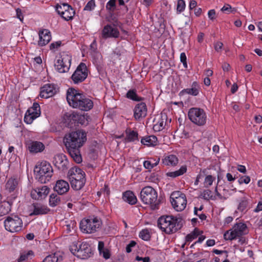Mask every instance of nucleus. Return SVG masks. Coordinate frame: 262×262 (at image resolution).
<instances>
[{
    "mask_svg": "<svg viewBox=\"0 0 262 262\" xmlns=\"http://www.w3.org/2000/svg\"><path fill=\"white\" fill-rule=\"evenodd\" d=\"M86 140V133L81 129L66 134L63 138V143L68 153L77 163H80L82 161L80 148Z\"/></svg>",
    "mask_w": 262,
    "mask_h": 262,
    "instance_id": "1",
    "label": "nucleus"
},
{
    "mask_svg": "<svg viewBox=\"0 0 262 262\" xmlns=\"http://www.w3.org/2000/svg\"><path fill=\"white\" fill-rule=\"evenodd\" d=\"M67 100L70 106L83 111L91 110L94 105L90 98L73 88H70L67 91Z\"/></svg>",
    "mask_w": 262,
    "mask_h": 262,
    "instance_id": "2",
    "label": "nucleus"
},
{
    "mask_svg": "<svg viewBox=\"0 0 262 262\" xmlns=\"http://www.w3.org/2000/svg\"><path fill=\"white\" fill-rule=\"evenodd\" d=\"M182 226L181 219L172 215H163L158 220V227L166 234L175 233Z\"/></svg>",
    "mask_w": 262,
    "mask_h": 262,
    "instance_id": "3",
    "label": "nucleus"
},
{
    "mask_svg": "<svg viewBox=\"0 0 262 262\" xmlns=\"http://www.w3.org/2000/svg\"><path fill=\"white\" fill-rule=\"evenodd\" d=\"M248 233L247 225L244 223H237L232 228L226 231L224 234V239L226 241H232L239 239V243L242 244L245 239L242 237Z\"/></svg>",
    "mask_w": 262,
    "mask_h": 262,
    "instance_id": "4",
    "label": "nucleus"
},
{
    "mask_svg": "<svg viewBox=\"0 0 262 262\" xmlns=\"http://www.w3.org/2000/svg\"><path fill=\"white\" fill-rule=\"evenodd\" d=\"M36 179L41 183L50 181L53 176V169L50 164L47 161H42L34 168Z\"/></svg>",
    "mask_w": 262,
    "mask_h": 262,
    "instance_id": "5",
    "label": "nucleus"
},
{
    "mask_svg": "<svg viewBox=\"0 0 262 262\" xmlns=\"http://www.w3.org/2000/svg\"><path fill=\"white\" fill-rule=\"evenodd\" d=\"M68 177L72 188L76 190L81 189L86 182L85 172L76 167H72L69 170Z\"/></svg>",
    "mask_w": 262,
    "mask_h": 262,
    "instance_id": "6",
    "label": "nucleus"
},
{
    "mask_svg": "<svg viewBox=\"0 0 262 262\" xmlns=\"http://www.w3.org/2000/svg\"><path fill=\"white\" fill-rule=\"evenodd\" d=\"M102 222L97 216H90L82 220L80 223V228L83 233H93L101 226Z\"/></svg>",
    "mask_w": 262,
    "mask_h": 262,
    "instance_id": "7",
    "label": "nucleus"
},
{
    "mask_svg": "<svg viewBox=\"0 0 262 262\" xmlns=\"http://www.w3.org/2000/svg\"><path fill=\"white\" fill-rule=\"evenodd\" d=\"M188 117L192 123L198 126L205 125L207 120V115L205 111L199 107L190 108L188 112Z\"/></svg>",
    "mask_w": 262,
    "mask_h": 262,
    "instance_id": "8",
    "label": "nucleus"
},
{
    "mask_svg": "<svg viewBox=\"0 0 262 262\" xmlns=\"http://www.w3.org/2000/svg\"><path fill=\"white\" fill-rule=\"evenodd\" d=\"M70 251L74 255L81 259L87 258L91 253V249L86 242H73L70 246Z\"/></svg>",
    "mask_w": 262,
    "mask_h": 262,
    "instance_id": "9",
    "label": "nucleus"
},
{
    "mask_svg": "<svg viewBox=\"0 0 262 262\" xmlns=\"http://www.w3.org/2000/svg\"><path fill=\"white\" fill-rule=\"evenodd\" d=\"M140 198L145 204L155 206L157 204L158 193L152 187L146 186L141 190Z\"/></svg>",
    "mask_w": 262,
    "mask_h": 262,
    "instance_id": "10",
    "label": "nucleus"
},
{
    "mask_svg": "<svg viewBox=\"0 0 262 262\" xmlns=\"http://www.w3.org/2000/svg\"><path fill=\"white\" fill-rule=\"evenodd\" d=\"M171 203L173 208L177 211H183L186 206V195L180 191L173 192L170 196Z\"/></svg>",
    "mask_w": 262,
    "mask_h": 262,
    "instance_id": "11",
    "label": "nucleus"
},
{
    "mask_svg": "<svg viewBox=\"0 0 262 262\" xmlns=\"http://www.w3.org/2000/svg\"><path fill=\"white\" fill-rule=\"evenodd\" d=\"M6 230L10 232H17L20 231L23 227V221L17 215L8 216L4 221Z\"/></svg>",
    "mask_w": 262,
    "mask_h": 262,
    "instance_id": "12",
    "label": "nucleus"
},
{
    "mask_svg": "<svg viewBox=\"0 0 262 262\" xmlns=\"http://www.w3.org/2000/svg\"><path fill=\"white\" fill-rule=\"evenodd\" d=\"M72 56L66 53L62 54L55 63L56 70L60 73L68 72L71 64Z\"/></svg>",
    "mask_w": 262,
    "mask_h": 262,
    "instance_id": "13",
    "label": "nucleus"
},
{
    "mask_svg": "<svg viewBox=\"0 0 262 262\" xmlns=\"http://www.w3.org/2000/svg\"><path fill=\"white\" fill-rule=\"evenodd\" d=\"M55 10L57 13L67 21L72 19L75 15L74 10L67 3L57 4L55 6Z\"/></svg>",
    "mask_w": 262,
    "mask_h": 262,
    "instance_id": "14",
    "label": "nucleus"
},
{
    "mask_svg": "<svg viewBox=\"0 0 262 262\" xmlns=\"http://www.w3.org/2000/svg\"><path fill=\"white\" fill-rule=\"evenodd\" d=\"M88 76V69L86 64L80 63L71 76L72 80L75 84L83 81Z\"/></svg>",
    "mask_w": 262,
    "mask_h": 262,
    "instance_id": "15",
    "label": "nucleus"
},
{
    "mask_svg": "<svg viewBox=\"0 0 262 262\" xmlns=\"http://www.w3.org/2000/svg\"><path fill=\"white\" fill-rule=\"evenodd\" d=\"M40 113L39 104L36 102L34 103L33 106L26 112L24 117V121L27 124H31L35 119L40 115Z\"/></svg>",
    "mask_w": 262,
    "mask_h": 262,
    "instance_id": "16",
    "label": "nucleus"
},
{
    "mask_svg": "<svg viewBox=\"0 0 262 262\" xmlns=\"http://www.w3.org/2000/svg\"><path fill=\"white\" fill-rule=\"evenodd\" d=\"M102 37L104 39L117 38L119 36L118 29L111 25H106L102 30Z\"/></svg>",
    "mask_w": 262,
    "mask_h": 262,
    "instance_id": "17",
    "label": "nucleus"
},
{
    "mask_svg": "<svg viewBox=\"0 0 262 262\" xmlns=\"http://www.w3.org/2000/svg\"><path fill=\"white\" fill-rule=\"evenodd\" d=\"M56 93L55 86L53 84H46L40 88L39 96L47 99L53 96Z\"/></svg>",
    "mask_w": 262,
    "mask_h": 262,
    "instance_id": "18",
    "label": "nucleus"
},
{
    "mask_svg": "<svg viewBox=\"0 0 262 262\" xmlns=\"http://www.w3.org/2000/svg\"><path fill=\"white\" fill-rule=\"evenodd\" d=\"M147 108L144 102L137 104L134 109V116L136 120H140L147 115Z\"/></svg>",
    "mask_w": 262,
    "mask_h": 262,
    "instance_id": "19",
    "label": "nucleus"
},
{
    "mask_svg": "<svg viewBox=\"0 0 262 262\" xmlns=\"http://www.w3.org/2000/svg\"><path fill=\"white\" fill-rule=\"evenodd\" d=\"M50 189L47 186H43L33 189L31 192L32 199L39 200L45 198L49 193Z\"/></svg>",
    "mask_w": 262,
    "mask_h": 262,
    "instance_id": "20",
    "label": "nucleus"
},
{
    "mask_svg": "<svg viewBox=\"0 0 262 262\" xmlns=\"http://www.w3.org/2000/svg\"><path fill=\"white\" fill-rule=\"evenodd\" d=\"M53 162L55 166L59 170L63 171L67 168L68 161L67 157L63 154L55 156Z\"/></svg>",
    "mask_w": 262,
    "mask_h": 262,
    "instance_id": "21",
    "label": "nucleus"
},
{
    "mask_svg": "<svg viewBox=\"0 0 262 262\" xmlns=\"http://www.w3.org/2000/svg\"><path fill=\"white\" fill-rule=\"evenodd\" d=\"M16 198V195L14 194L12 198L8 196L7 201H4L0 204V216L5 215L10 211L11 205Z\"/></svg>",
    "mask_w": 262,
    "mask_h": 262,
    "instance_id": "22",
    "label": "nucleus"
},
{
    "mask_svg": "<svg viewBox=\"0 0 262 262\" xmlns=\"http://www.w3.org/2000/svg\"><path fill=\"white\" fill-rule=\"evenodd\" d=\"M70 189L68 182L63 180H57L54 187V190L58 194L62 195L67 193Z\"/></svg>",
    "mask_w": 262,
    "mask_h": 262,
    "instance_id": "23",
    "label": "nucleus"
},
{
    "mask_svg": "<svg viewBox=\"0 0 262 262\" xmlns=\"http://www.w3.org/2000/svg\"><path fill=\"white\" fill-rule=\"evenodd\" d=\"M39 40L38 45L43 47L47 45L51 40V34L50 31L48 29L40 30L38 33Z\"/></svg>",
    "mask_w": 262,
    "mask_h": 262,
    "instance_id": "24",
    "label": "nucleus"
},
{
    "mask_svg": "<svg viewBox=\"0 0 262 262\" xmlns=\"http://www.w3.org/2000/svg\"><path fill=\"white\" fill-rule=\"evenodd\" d=\"M179 162L177 156L173 154L165 155L162 159V163L163 165L169 167H174Z\"/></svg>",
    "mask_w": 262,
    "mask_h": 262,
    "instance_id": "25",
    "label": "nucleus"
},
{
    "mask_svg": "<svg viewBox=\"0 0 262 262\" xmlns=\"http://www.w3.org/2000/svg\"><path fill=\"white\" fill-rule=\"evenodd\" d=\"M28 149L31 153H38L41 152L45 149L44 144L37 141H30L27 144Z\"/></svg>",
    "mask_w": 262,
    "mask_h": 262,
    "instance_id": "26",
    "label": "nucleus"
},
{
    "mask_svg": "<svg viewBox=\"0 0 262 262\" xmlns=\"http://www.w3.org/2000/svg\"><path fill=\"white\" fill-rule=\"evenodd\" d=\"M33 210L30 214L31 216L46 214L50 211L49 208L45 205L38 203H34Z\"/></svg>",
    "mask_w": 262,
    "mask_h": 262,
    "instance_id": "27",
    "label": "nucleus"
},
{
    "mask_svg": "<svg viewBox=\"0 0 262 262\" xmlns=\"http://www.w3.org/2000/svg\"><path fill=\"white\" fill-rule=\"evenodd\" d=\"M167 116L165 113H161L157 122L154 125L153 129L156 132L162 130L167 123Z\"/></svg>",
    "mask_w": 262,
    "mask_h": 262,
    "instance_id": "28",
    "label": "nucleus"
},
{
    "mask_svg": "<svg viewBox=\"0 0 262 262\" xmlns=\"http://www.w3.org/2000/svg\"><path fill=\"white\" fill-rule=\"evenodd\" d=\"M6 189L10 192H13V193L8 196L13 198L14 194L17 196V189H18V180L16 179L11 178L9 179L6 185Z\"/></svg>",
    "mask_w": 262,
    "mask_h": 262,
    "instance_id": "29",
    "label": "nucleus"
},
{
    "mask_svg": "<svg viewBox=\"0 0 262 262\" xmlns=\"http://www.w3.org/2000/svg\"><path fill=\"white\" fill-rule=\"evenodd\" d=\"M201 86L200 84L194 81L192 82L191 88L183 89L181 92V94H186L192 96H197L200 93Z\"/></svg>",
    "mask_w": 262,
    "mask_h": 262,
    "instance_id": "30",
    "label": "nucleus"
},
{
    "mask_svg": "<svg viewBox=\"0 0 262 262\" xmlns=\"http://www.w3.org/2000/svg\"><path fill=\"white\" fill-rule=\"evenodd\" d=\"M160 161V159L159 157L156 158H148L146 160L143 162V166L144 168L148 170H150L155 166L158 165Z\"/></svg>",
    "mask_w": 262,
    "mask_h": 262,
    "instance_id": "31",
    "label": "nucleus"
},
{
    "mask_svg": "<svg viewBox=\"0 0 262 262\" xmlns=\"http://www.w3.org/2000/svg\"><path fill=\"white\" fill-rule=\"evenodd\" d=\"M123 199L125 202L131 205H134L137 202V199L134 192L129 190L123 193Z\"/></svg>",
    "mask_w": 262,
    "mask_h": 262,
    "instance_id": "32",
    "label": "nucleus"
},
{
    "mask_svg": "<svg viewBox=\"0 0 262 262\" xmlns=\"http://www.w3.org/2000/svg\"><path fill=\"white\" fill-rule=\"evenodd\" d=\"M141 142L147 146H155L158 144V139L155 136H148L143 138Z\"/></svg>",
    "mask_w": 262,
    "mask_h": 262,
    "instance_id": "33",
    "label": "nucleus"
},
{
    "mask_svg": "<svg viewBox=\"0 0 262 262\" xmlns=\"http://www.w3.org/2000/svg\"><path fill=\"white\" fill-rule=\"evenodd\" d=\"M187 169L186 166L183 165L177 170L167 172L166 173V176L171 178H176L186 173Z\"/></svg>",
    "mask_w": 262,
    "mask_h": 262,
    "instance_id": "34",
    "label": "nucleus"
},
{
    "mask_svg": "<svg viewBox=\"0 0 262 262\" xmlns=\"http://www.w3.org/2000/svg\"><path fill=\"white\" fill-rule=\"evenodd\" d=\"M73 119L77 122L78 123L82 125H86L89 123V116L88 114H73Z\"/></svg>",
    "mask_w": 262,
    "mask_h": 262,
    "instance_id": "35",
    "label": "nucleus"
},
{
    "mask_svg": "<svg viewBox=\"0 0 262 262\" xmlns=\"http://www.w3.org/2000/svg\"><path fill=\"white\" fill-rule=\"evenodd\" d=\"M239 191L244 194V196L239 201V204L238 205L237 209L240 211L244 212L246 210V208L248 206V199L246 196L244 191L240 190Z\"/></svg>",
    "mask_w": 262,
    "mask_h": 262,
    "instance_id": "36",
    "label": "nucleus"
},
{
    "mask_svg": "<svg viewBox=\"0 0 262 262\" xmlns=\"http://www.w3.org/2000/svg\"><path fill=\"white\" fill-rule=\"evenodd\" d=\"M126 97L130 100L136 101H140L143 100V98L139 96L136 93V90H129L126 94Z\"/></svg>",
    "mask_w": 262,
    "mask_h": 262,
    "instance_id": "37",
    "label": "nucleus"
},
{
    "mask_svg": "<svg viewBox=\"0 0 262 262\" xmlns=\"http://www.w3.org/2000/svg\"><path fill=\"white\" fill-rule=\"evenodd\" d=\"M60 202V198L57 194L52 193L50 195L49 205L54 207L57 206Z\"/></svg>",
    "mask_w": 262,
    "mask_h": 262,
    "instance_id": "38",
    "label": "nucleus"
},
{
    "mask_svg": "<svg viewBox=\"0 0 262 262\" xmlns=\"http://www.w3.org/2000/svg\"><path fill=\"white\" fill-rule=\"evenodd\" d=\"M34 256V252L32 250L24 252L20 254L18 259V262H21L28 259H31Z\"/></svg>",
    "mask_w": 262,
    "mask_h": 262,
    "instance_id": "39",
    "label": "nucleus"
},
{
    "mask_svg": "<svg viewBox=\"0 0 262 262\" xmlns=\"http://www.w3.org/2000/svg\"><path fill=\"white\" fill-rule=\"evenodd\" d=\"M139 237L144 241H147L150 238V234L147 229L142 230L139 234Z\"/></svg>",
    "mask_w": 262,
    "mask_h": 262,
    "instance_id": "40",
    "label": "nucleus"
},
{
    "mask_svg": "<svg viewBox=\"0 0 262 262\" xmlns=\"http://www.w3.org/2000/svg\"><path fill=\"white\" fill-rule=\"evenodd\" d=\"M221 11L226 14L234 13L236 12V9L232 8L229 4H225L221 9Z\"/></svg>",
    "mask_w": 262,
    "mask_h": 262,
    "instance_id": "41",
    "label": "nucleus"
},
{
    "mask_svg": "<svg viewBox=\"0 0 262 262\" xmlns=\"http://www.w3.org/2000/svg\"><path fill=\"white\" fill-rule=\"evenodd\" d=\"M126 139L129 142H133L138 140V133L134 130L127 133Z\"/></svg>",
    "mask_w": 262,
    "mask_h": 262,
    "instance_id": "42",
    "label": "nucleus"
},
{
    "mask_svg": "<svg viewBox=\"0 0 262 262\" xmlns=\"http://www.w3.org/2000/svg\"><path fill=\"white\" fill-rule=\"evenodd\" d=\"M215 180V178L211 175L207 176L204 180V184L205 187H209L212 185L213 181Z\"/></svg>",
    "mask_w": 262,
    "mask_h": 262,
    "instance_id": "43",
    "label": "nucleus"
},
{
    "mask_svg": "<svg viewBox=\"0 0 262 262\" xmlns=\"http://www.w3.org/2000/svg\"><path fill=\"white\" fill-rule=\"evenodd\" d=\"M106 8L110 12H113L116 8V0H110L106 4Z\"/></svg>",
    "mask_w": 262,
    "mask_h": 262,
    "instance_id": "44",
    "label": "nucleus"
},
{
    "mask_svg": "<svg viewBox=\"0 0 262 262\" xmlns=\"http://www.w3.org/2000/svg\"><path fill=\"white\" fill-rule=\"evenodd\" d=\"M58 258L56 253L47 256L43 260V262H57Z\"/></svg>",
    "mask_w": 262,
    "mask_h": 262,
    "instance_id": "45",
    "label": "nucleus"
},
{
    "mask_svg": "<svg viewBox=\"0 0 262 262\" xmlns=\"http://www.w3.org/2000/svg\"><path fill=\"white\" fill-rule=\"evenodd\" d=\"M185 3L184 0H178L177 2V10L178 13L183 12L185 8Z\"/></svg>",
    "mask_w": 262,
    "mask_h": 262,
    "instance_id": "46",
    "label": "nucleus"
},
{
    "mask_svg": "<svg viewBox=\"0 0 262 262\" xmlns=\"http://www.w3.org/2000/svg\"><path fill=\"white\" fill-rule=\"evenodd\" d=\"M251 180V179L250 177L248 176H242L241 177H239V179H238V183L239 184H248L250 183Z\"/></svg>",
    "mask_w": 262,
    "mask_h": 262,
    "instance_id": "47",
    "label": "nucleus"
},
{
    "mask_svg": "<svg viewBox=\"0 0 262 262\" xmlns=\"http://www.w3.org/2000/svg\"><path fill=\"white\" fill-rule=\"evenodd\" d=\"M95 3L94 0H91L89 1L86 5V6L84 8V10L85 11H92L94 9L95 7Z\"/></svg>",
    "mask_w": 262,
    "mask_h": 262,
    "instance_id": "48",
    "label": "nucleus"
},
{
    "mask_svg": "<svg viewBox=\"0 0 262 262\" xmlns=\"http://www.w3.org/2000/svg\"><path fill=\"white\" fill-rule=\"evenodd\" d=\"M211 191L209 190H204L201 194V197L206 200H209L211 199Z\"/></svg>",
    "mask_w": 262,
    "mask_h": 262,
    "instance_id": "49",
    "label": "nucleus"
},
{
    "mask_svg": "<svg viewBox=\"0 0 262 262\" xmlns=\"http://www.w3.org/2000/svg\"><path fill=\"white\" fill-rule=\"evenodd\" d=\"M180 60L181 62L183 63V65L185 68H187V57L185 53L184 52H182L180 54Z\"/></svg>",
    "mask_w": 262,
    "mask_h": 262,
    "instance_id": "50",
    "label": "nucleus"
},
{
    "mask_svg": "<svg viewBox=\"0 0 262 262\" xmlns=\"http://www.w3.org/2000/svg\"><path fill=\"white\" fill-rule=\"evenodd\" d=\"M213 253L217 255H222L223 258H226L228 256L227 252L226 251L224 250H220L217 249H214L212 251Z\"/></svg>",
    "mask_w": 262,
    "mask_h": 262,
    "instance_id": "51",
    "label": "nucleus"
},
{
    "mask_svg": "<svg viewBox=\"0 0 262 262\" xmlns=\"http://www.w3.org/2000/svg\"><path fill=\"white\" fill-rule=\"evenodd\" d=\"M208 18L211 20L214 21L216 19V12L214 9H211L208 12Z\"/></svg>",
    "mask_w": 262,
    "mask_h": 262,
    "instance_id": "52",
    "label": "nucleus"
},
{
    "mask_svg": "<svg viewBox=\"0 0 262 262\" xmlns=\"http://www.w3.org/2000/svg\"><path fill=\"white\" fill-rule=\"evenodd\" d=\"M214 49L217 52H220L223 48V44L222 42L217 41L214 43Z\"/></svg>",
    "mask_w": 262,
    "mask_h": 262,
    "instance_id": "53",
    "label": "nucleus"
},
{
    "mask_svg": "<svg viewBox=\"0 0 262 262\" xmlns=\"http://www.w3.org/2000/svg\"><path fill=\"white\" fill-rule=\"evenodd\" d=\"M136 244V243L134 241H132L126 247V251L127 253H130L132 251V248L135 246Z\"/></svg>",
    "mask_w": 262,
    "mask_h": 262,
    "instance_id": "54",
    "label": "nucleus"
},
{
    "mask_svg": "<svg viewBox=\"0 0 262 262\" xmlns=\"http://www.w3.org/2000/svg\"><path fill=\"white\" fill-rule=\"evenodd\" d=\"M101 255H102L103 257L107 259H108L110 257V254L109 251L107 249H105L102 250L101 252H99Z\"/></svg>",
    "mask_w": 262,
    "mask_h": 262,
    "instance_id": "55",
    "label": "nucleus"
},
{
    "mask_svg": "<svg viewBox=\"0 0 262 262\" xmlns=\"http://www.w3.org/2000/svg\"><path fill=\"white\" fill-rule=\"evenodd\" d=\"M262 211V201L259 202L256 207L254 209L255 212H258Z\"/></svg>",
    "mask_w": 262,
    "mask_h": 262,
    "instance_id": "56",
    "label": "nucleus"
},
{
    "mask_svg": "<svg viewBox=\"0 0 262 262\" xmlns=\"http://www.w3.org/2000/svg\"><path fill=\"white\" fill-rule=\"evenodd\" d=\"M197 5V3L194 0H191L190 1L189 5V8L190 10H192L193 9L195 8L196 6Z\"/></svg>",
    "mask_w": 262,
    "mask_h": 262,
    "instance_id": "57",
    "label": "nucleus"
},
{
    "mask_svg": "<svg viewBox=\"0 0 262 262\" xmlns=\"http://www.w3.org/2000/svg\"><path fill=\"white\" fill-rule=\"evenodd\" d=\"M237 170L240 172L245 173L246 172V167L244 165H239L238 166Z\"/></svg>",
    "mask_w": 262,
    "mask_h": 262,
    "instance_id": "58",
    "label": "nucleus"
},
{
    "mask_svg": "<svg viewBox=\"0 0 262 262\" xmlns=\"http://www.w3.org/2000/svg\"><path fill=\"white\" fill-rule=\"evenodd\" d=\"M195 238H196V236H193L192 233L188 234L186 237V239L187 242H191L193 239Z\"/></svg>",
    "mask_w": 262,
    "mask_h": 262,
    "instance_id": "59",
    "label": "nucleus"
},
{
    "mask_svg": "<svg viewBox=\"0 0 262 262\" xmlns=\"http://www.w3.org/2000/svg\"><path fill=\"white\" fill-rule=\"evenodd\" d=\"M226 178L227 179V180L229 182L234 181L235 179V178L234 177H233L232 174H231L230 173H227L226 174Z\"/></svg>",
    "mask_w": 262,
    "mask_h": 262,
    "instance_id": "60",
    "label": "nucleus"
},
{
    "mask_svg": "<svg viewBox=\"0 0 262 262\" xmlns=\"http://www.w3.org/2000/svg\"><path fill=\"white\" fill-rule=\"evenodd\" d=\"M204 37V34L203 33H202V32L199 33L198 35V38H197L198 42L200 43L202 42L203 41Z\"/></svg>",
    "mask_w": 262,
    "mask_h": 262,
    "instance_id": "61",
    "label": "nucleus"
},
{
    "mask_svg": "<svg viewBox=\"0 0 262 262\" xmlns=\"http://www.w3.org/2000/svg\"><path fill=\"white\" fill-rule=\"evenodd\" d=\"M238 85L236 83H234L231 87V92L232 94H234L238 90Z\"/></svg>",
    "mask_w": 262,
    "mask_h": 262,
    "instance_id": "62",
    "label": "nucleus"
},
{
    "mask_svg": "<svg viewBox=\"0 0 262 262\" xmlns=\"http://www.w3.org/2000/svg\"><path fill=\"white\" fill-rule=\"evenodd\" d=\"M104 243L103 242H101V241H100L98 243V250L99 251V252H101V251L103 250H104Z\"/></svg>",
    "mask_w": 262,
    "mask_h": 262,
    "instance_id": "63",
    "label": "nucleus"
},
{
    "mask_svg": "<svg viewBox=\"0 0 262 262\" xmlns=\"http://www.w3.org/2000/svg\"><path fill=\"white\" fill-rule=\"evenodd\" d=\"M206 245L209 247L213 246L215 245V242L214 239H209L206 241Z\"/></svg>",
    "mask_w": 262,
    "mask_h": 262,
    "instance_id": "64",
    "label": "nucleus"
}]
</instances>
